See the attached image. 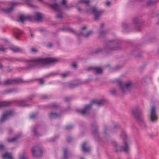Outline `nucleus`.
I'll return each mask as SVG.
<instances>
[{
    "label": "nucleus",
    "instance_id": "nucleus-43",
    "mask_svg": "<svg viewBox=\"0 0 159 159\" xmlns=\"http://www.w3.org/2000/svg\"><path fill=\"white\" fill-rule=\"evenodd\" d=\"M34 133H35V134L36 135H38V134L36 133V130L35 129H34Z\"/></svg>",
    "mask_w": 159,
    "mask_h": 159
},
{
    "label": "nucleus",
    "instance_id": "nucleus-48",
    "mask_svg": "<svg viewBox=\"0 0 159 159\" xmlns=\"http://www.w3.org/2000/svg\"><path fill=\"white\" fill-rule=\"evenodd\" d=\"M31 34V36L32 37H33V34L32 33Z\"/></svg>",
    "mask_w": 159,
    "mask_h": 159
},
{
    "label": "nucleus",
    "instance_id": "nucleus-15",
    "mask_svg": "<svg viewBox=\"0 0 159 159\" xmlns=\"http://www.w3.org/2000/svg\"><path fill=\"white\" fill-rule=\"evenodd\" d=\"M17 80L15 79H10L6 80L5 82V84H15L16 83Z\"/></svg>",
    "mask_w": 159,
    "mask_h": 159
},
{
    "label": "nucleus",
    "instance_id": "nucleus-28",
    "mask_svg": "<svg viewBox=\"0 0 159 159\" xmlns=\"http://www.w3.org/2000/svg\"><path fill=\"white\" fill-rule=\"evenodd\" d=\"M57 17L59 19H61L62 18L63 16L61 14H58L57 15Z\"/></svg>",
    "mask_w": 159,
    "mask_h": 159
},
{
    "label": "nucleus",
    "instance_id": "nucleus-11",
    "mask_svg": "<svg viewBox=\"0 0 159 159\" xmlns=\"http://www.w3.org/2000/svg\"><path fill=\"white\" fill-rule=\"evenodd\" d=\"M12 112L11 111H8L6 112L3 115L2 117L0 120V122H4L7 120L8 118L12 115Z\"/></svg>",
    "mask_w": 159,
    "mask_h": 159
},
{
    "label": "nucleus",
    "instance_id": "nucleus-1",
    "mask_svg": "<svg viewBox=\"0 0 159 159\" xmlns=\"http://www.w3.org/2000/svg\"><path fill=\"white\" fill-rule=\"evenodd\" d=\"M58 59L53 58L36 59L29 61V66L27 67V69H31L38 64L46 65L55 63L58 61Z\"/></svg>",
    "mask_w": 159,
    "mask_h": 159
},
{
    "label": "nucleus",
    "instance_id": "nucleus-22",
    "mask_svg": "<svg viewBox=\"0 0 159 159\" xmlns=\"http://www.w3.org/2000/svg\"><path fill=\"white\" fill-rule=\"evenodd\" d=\"M58 115L54 112H52L51 113V118H55L58 117Z\"/></svg>",
    "mask_w": 159,
    "mask_h": 159
},
{
    "label": "nucleus",
    "instance_id": "nucleus-34",
    "mask_svg": "<svg viewBox=\"0 0 159 159\" xmlns=\"http://www.w3.org/2000/svg\"><path fill=\"white\" fill-rule=\"evenodd\" d=\"M72 127V125H68V126H67L66 127V129H69L70 128H71Z\"/></svg>",
    "mask_w": 159,
    "mask_h": 159
},
{
    "label": "nucleus",
    "instance_id": "nucleus-42",
    "mask_svg": "<svg viewBox=\"0 0 159 159\" xmlns=\"http://www.w3.org/2000/svg\"><path fill=\"white\" fill-rule=\"evenodd\" d=\"M20 106H22V107H25V106H27V105H23V104H20Z\"/></svg>",
    "mask_w": 159,
    "mask_h": 159
},
{
    "label": "nucleus",
    "instance_id": "nucleus-27",
    "mask_svg": "<svg viewBox=\"0 0 159 159\" xmlns=\"http://www.w3.org/2000/svg\"><path fill=\"white\" fill-rule=\"evenodd\" d=\"M22 33L21 31H19V32H17L15 36L16 39H17V37L20 35Z\"/></svg>",
    "mask_w": 159,
    "mask_h": 159
},
{
    "label": "nucleus",
    "instance_id": "nucleus-21",
    "mask_svg": "<svg viewBox=\"0 0 159 159\" xmlns=\"http://www.w3.org/2000/svg\"><path fill=\"white\" fill-rule=\"evenodd\" d=\"M13 6H12L9 8L5 9H4V10L6 13H8L12 11L13 9Z\"/></svg>",
    "mask_w": 159,
    "mask_h": 159
},
{
    "label": "nucleus",
    "instance_id": "nucleus-17",
    "mask_svg": "<svg viewBox=\"0 0 159 159\" xmlns=\"http://www.w3.org/2000/svg\"><path fill=\"white\" fill-rule=\"evenodd\" d=\"M42 19V14L39 13H36V20L38 21H40Z\"/></svg>",
    "mask_w": 159,
    "mask_h": 159
},
{
    "label": "nucleus",
    "instance_id": "nucleus-44",
    "mask_svg": "<svg viewBox=\"0 0 159 159\" xmlns=\"http://www.w3.org/2000/svg\"><path fill=\"white\" fill-rule=\"evenodd\" d=\"M48 46L50 48L52 46V44L51 43L49 44L48 45Z\"/></svg>",
    "mask_w": 159,
    "mask_h": 159
},
{
    "label": "nucleus",
    "instance_id": "nucleus-2",
    "mask_svg": "<svg viewBox=\"0 0 159 159\" xmlns=\"http://www.w3.org/2000/svg\"><path fill=\"white\" fill-rule=\"evenodd\" d=\"M79 4L85 5L86 7V11L89 13H92L95 16V19L97 20L101 15L102 11L98 10L95 7L89 5V1L88 0H80L78 2Z\"/></svg>",
    "mask_w": 159,
    "mask_h": 159
},
{
    "label": "nucleus",
    "instance_id": "nucleus-7",
    "mask_svg": "<svg viewBox=\"0 0 159 159\" xmlns=\"http://www.w3.org/2000/svg\"><path fill=\"white\" fill-rule=\"evenodd\" d=\"M132 113L138 120L141 122V124H144L143 114L140 111L135 109L133 111Z\"/></svg>",
    "mask_w": 159,
    "mask_h": 159
},
{
    "label": "nucleus",
    "instance_id": "nucleus-8",
    "mask_svg": "<svg viewBox=\"0 0 159 159\" xmlns=\"http://www.w3.org/2000/svg\"><path fill=\"white\" fill-rule=\"evenodd\" d=\"M151 121L152 122L156 121L157 117L156 113V108L154 106H152L150 111L149 116Z\"/></svg>",
    "mask_w": 159,
    "mask_h": 159
},
{
    "label": "nucleus",
    "instance_id": "nucleus-24",
    "mask_svg": "<svg viewBox=\"0 0 159 159\" xmlns=\"http://www.w3.org/2000/svg\"><path fill=\"white\" fill-rule=\"evenodd\" d=\"M20 159H28L27 157L25 155H23L20 156Z\"/></svg>",
    "mask_w": 159,
    "mask_h": 159
},
{
    "label": "nucleus",
    "instance_id": "nucleus-12",
    "mask_svg": "<svg viewBox=\"0 0 159 159\" xmlns=\"http://www.w3.org/2000/svg\"><path fill=\"white\" fill-rule=\"evenodd\" d=\"M86 28L87 27L86 26H84L81 29L80 34L82 35L83 36L85 37H88L92 34V32L91 31H89L87 32L86 33H85L86 31L85 30L86 29Z\"/></svg>",
    "mask_w": 159,
    "mask_h": 159
},
{
    "label": "nucleus",
    "instance_id": "nucleus-14",
    "mask_svg": "<svg viewBox=\"0 0 159 159\" xmlns=\"http://www.w3.org/2000/svg\"><path fill=\"white\" fill-rule=\"evenodd\" d=\"M92 69L96 73L98 74H101L102 72V70L101 68L100 67H93L91 68H89V69Z\"/></svg>",
    "mask_w": 159,
    "mask_h": 159
},
{
    "label": "nucleus",
    "instance_id": "nucleus-5",
    "mask_svg": "<svg viewBox=\"0 0 159 159\" xmlns=\"http://www.w3.org/2000/svg\"><path fill=\"white\" fill-rule=\"evenodd\" d=\"M126 138L124 142V145L122 146L118 145V144L115 143L114 144V147L115 148L116 151H123L125 152H127L129 150V147L128 144V139L126 136Z\"/></svg>",
    "mask_w": 159,
    "mask_h": 159
},
{
    "label": "nucleus",
    "instance_id": "nucleus-53",
    "mask_svg": "<svg viewBox=\"0 0 159 159\" xmlns=\"http://www.w3.org/2000/svg\"><path fill=\"white\" fill-rule=\"evenodd\" d=\"M81 159H83V158H81Z\"/></svg>",
    "mask_w": 159,
    "mask_h": 159
},
{
    "label": "nucleus",
    "instance_id": "nucleus-10",
    "mask_svg": "<svg viewBox=\"0 0 159 159\" xmlns=\"http://www.w3.org/2000/svg\"><path fill=\"white\" fill-rule=\"evenodd\" d=\"M33 19L34 18L32 16L21 15L20 16L19 20H18V21L19 20L22 23H23L24 21L26 20L32 21Z\"/></svg>",
    "mask_w": 159,
    "mask_h": 159
},
{
    "label": "nucleus",
    "instance_id": "nucleus-25",
    "mask_svg": "<svg viewBox=\"0 0 159 159\" xmlns=\"http://www.w3.org/2000/svg\"><path fill=\"white\" fill-rule=\"evenodd\" d=\"M6 50V48H4L2 46H0V51L3 52H5Z\"/></svg>",
    "mask_w": 159,
    "mask_h": 159
},
{
    "label": "nucleus",
    "instance_id": "nucleus-16",
    "mask_svg": "<svg viewBox=\"0 0 159 159\" xmlns=\"http://www.w3.org/2000/svg\"><path fill=\"white\" fill-rule=\"evenodd\" d=\"M82 148V150L85 152H89L90 149L89 147L86 146V144L85 143H83Z\"/></svg>",
    "mask_w": 159,
    "mask_h": 159
},
{
    "label": "nucleus",
    "instance_id": "nucleus-33",
    "mask_svg": "<svg viewBox=\"0 0 159 159\" xmlns=\"http://www.w3.org/2000/svg\"><path fill=\"white\" fill-rule=\"evenodd\" d=\"M39 81L40 82L41 84H43L44 82L43 80L42 79H39Z\"/></svg>",
    "mask_w": 159,
    "mask_h": 159
},
{
    "label": "nucleus",
    "instance_id": "nucleus-31",
    "mask_svg": "<svg viewBox=\"0 0 159 159\" xmlns=\"http://www.w3.org/2000/svg\"><path fill=\"white\" fill-rule=\"evenodd\" d=\"M68 30L69 32H74V30L71 28H70V29H68Z\"/></svg>",
    "mask_w": 159,
    "mask_h": 159
},
{
    "label": "nucleus",
    "instance_id": "nucleus-26",
    "mask_svg": "<svg viewBox=\"0 0 159 159\" xmlns=\"http://www.w3.org/2000/svg\"><path fill=\"white\" fill-rule=\"evenodd\" d=\"M69 75V73L68 72H67L65 73H63L61 74V75L63 77H65L67 76L68 75Z\"/></svg>",
    "mask_w": 159,
    "mask_h": 159
},
{
    "label": "nucleus",
    "instance_id": "nucleus-35",
    "mask_svg": "<svg viewBox=\"0 0 159 159\" xmlns=\"http://www.w3.org/2000/svg\"><path fill=\"white\" fill-rule=\"evenodd\" d=\"M31 50L33 52H37V50L35 48H32L31 49Z\"/></svg>",
    "mask_w": 159,
    "mask_h": 159
},
{
    "label": "nucleus",
    "instance_id": "nucleus-18",
    "mask_svg": "<svg viewBox=\"0 0 159 159\" xmlns=\"http://www.w3.org/2000/svg\"><path fill=\"white\" fill-rule=\"evenodd\" d=\"M10 49L13 51L15 52H20L22 51V50L20 48L14 46L10 48Z\"/></svg>",
    "mask_w": 159,
    "mask_h": 159
},
{
    "label": "nucleus",
    "instance_id": "nucleus-6",
    "mask_svg": "<svg viewBox=\"0 0 159 159\" xmlns=\"http://www.w3.org/2000/svg\"><path fill=\"white\" fill-rule=\"evenodd\" d=\"M133 84L130 81H129L125 84H123L121 82L119 83V88L121 92L123 93L126 92L129 89L132 88Z\"/></svg>",
    "mask_w": 159,
    "mask_h": 159
},
{
    "label": "nucleus",
    "instance_id": "nucleus-36",
    "mask_svg": "<svg viewBox=\"0 0 159 159\" xmlns=\"http://www.w3.org/2000/svg\"><path fill=\"white\" fill-rule=\"evenodd\" d=\"M111 92L113 94H114L116 93V90L115 89H113L111 91Z\"/></svg>",
    "mask_w": 159,
    "mask_h": 159
},
{
    "label": "nucleus",
    "instance_id": "nucleus-41",
    "mask_svg": "<svg viewBox=\"0 0 159 159\" xmlns=\"http://www.w3.org/2000/svg\"><path fill=\"white\" fill-rule=\"evenodd\" d=\"M11 4L13 5H16L17 4V3H16V2H11Z\"/></svg>",
    "mask_w": 159,
    "mask_h": 159
},
{
    "label": "nucleus",
    "instance_id": "nucleus-30",
    "mask_svg": "<svg viewBox=\"0 0 159 159\" xmlns=\"http://www.w3.org/2000/svg\"><path fill=\"white\" fill-rule=\"evenodd\" d=\"M4 148V147L3 145L0 144V149L3 150Z\"/></svg>",
    "mask_w": 159,
    "mask_h": 159
},
{
    "label": "nucleus",
    "instance_id": "nucleus-40",
    "mask_svg": "<svg viewBox=\"0 0 159 159\" xmlns=\"http://www.w3.org/2000/svg\"><path fill=\"white\" fill-rule=\"evenodd\" d=\"M104 24L103 23H102L101 24V25L100 26V28L101 29L102 28V27H103V26H104Z\"/></svg>",
    "mask_w": 159,
    "mask_h": 159
},
{
    "label": "nucleus",
    "instance_id": "nucleus-49",
    "mask_svg": "<svg viewBox=\"0 0 159 159\" xmlns=\"http://www.w3.org/2000/svg\"><path fill=\"white\" fill-rule=\"evenodd\" d=\"M94 127L93 126V128H94Z\"/></svg>",
    "mask_w": 159,
    "mask_h": 159
},
{
    "label": "nucleus",
    "instance_id": "nucleus-23",
    "mask_svg": "<svg viewBox=\"0 0 159 159\" xmlns=\"http://www.w3.org/2000/svg\"><path fill=\"white\" fill-rule=\"evenodd\" d=\"M67 152V151L66 149H65L64 150V159H66L67 158V156L66 154Z\"/></svg>",
    "mask_w": 159,
    "mask_h": 159
},
{
    "label": "nucleus",
    "instance_id": "nucleus-50",
    "mask_svg": "<svg viewBox=\"0 0 159 159\" xmlns=\"http://www.w3.org/2000/svg\"><path fill=\"white\" fill-rule=\"evenodd\" d=\"M39 1H42V0H38Z\"/></svg>",
    "mask_w": 159,
    "mask_h": 159
},
{
    "label": "nucleus",
    "instance_id": "nucleus-3",
    "mask_svg": "<svg viewBox=\"0 0 159 159\" xmlns=\"http://www.w3.org/2000/svg\"><path fill=\"white\" fill-rule=\"evenodd\" d=\"M63 6H61L57 3H54L50 5L51 7L55 11L58 12H61L62 8L68 10L69 8V7L66 4V0H62L61 3Z\"/></svg>",
    "mask_w": 159,
    "mask_h": 159
},
{
    "label": "nucleus",
    "instance_id": "nucleus-9",
    "mask_svg": "<svg viewBox=\"0 0 159 159\" xmlns=\"http://www.w3.org/2000/svg\"><path fill=\"white\" fill-rule=\"evenodd\" d=\"M32 151L34 156L36 157H39L42 154L41 148L39 146H36L33 148Z\"/></svg>",
    "mask_w": 159,
    "mask_h": 159
},
{
    "label": "nucleus",
    "instance_id": "nucleus-51",
    "mask_svg": "<svg viewBox=\"0 0 159 159\" xmlns=\"http://www.w3.org/2000/svg\"><path fill=\"white\" fill-rule=\"evenodd\" d=\"M11 129H10V130H9V131H10V132H11Z\"/></svg>",
    "mask_w": 159,
    "mask_h": 159
},
{
    "label": "nucleus",
    "instance_id": "nucleus-37",
    "mask_svg": "<svg viewBox=\"0 0 159 159\" xmlns=\"http://www.w3.org/2000/svg\"><path fill=\"white\" fill-rule=\"evenodd\" d=\"M105 32L104 31H102L100 32V34L101 35H102L103 34H105Z\"/></svg>",
    "mask_w": 159,
    "mask_h": 159
},
{
    "label": "nucleus",
    "instance_id": "nucleus-29",
    "mask_svg": "<svg viewBox=\"0 0 159 159\" xmlns=\"http://www.w3.org/2000/svg\"><path fill=\"white\" fill-rule=\"evenodd\" d=\"M72 66L73 68H75L77 67V65L76 63H74L72 65Z\"/></svg>",
    "mask_w": 159,
    "mask_h": 159
},
{
    "label": "nucleus",
    "instance_id": "nucleus-47",
    "mask_svg": "<svg viewBox=\"0 0 159 159\" xmlns=\"http://www.w3.org/2000/svg\"><path fill=\"white\" fill-rule=\"evenodd\" d=\"M2 67V66L1 64H0V69Z\"/></svg>",
    "mask_w": 159,
    "mask_h": 159
},
{
    "label": "nucleus",
    "instance_id": "nucleus-52",
    "mask_svg": "<svg viewBox=\"0 0 159 159\" xmlns=\"http://www.w3.org/2000/svg\"><path fill=\"white\" fill-rule=\"evenodd\" d=\"M95 127L96 128H97V126L96 125L95 126Z\"/></svg>",
    "mask_w": 159,
    "mask_h": 159
},
{
    "label": "nucleus",
    "instance_id": "nucleus-32",
    "mask_svg": "<svg viewBox=\"0 0 159 159\" xmlns=\"http://www.w3.org/2000/svg\"><path fill=\"white\" fill-rule=\"evenodd\" d=\"M36 116V115L34 114L33 115L30 116V119H33Z\"/></svg>",
    "mask_w": 159,
    "mask_h": 159
},
{
    "label": "nucleus",
    "instance_id": "nucleus-46",
    "mask_svg": "<svg viewBox=\"0 0 159 159\" xmlns=\"http://www.w3.org/2000/svg\"><path fill=\"white\" fill-rule=\"evenodd\" d=\"M110 50H116V48H110Z\"/></svg>",
    "mask_w": 159,
    "mask_h": 159
},
{
    "label": "nucleus",
    "instance_id": "nucleus-13",
    "mask_svg": "<svg viewBox=\"0 0 159 159\" xmlns=\"http://www.w3.org/2000/svg\"><path fill=\"white\" fill-rule=\"evenodd\" d=\"M3 159H13L12 155L9 153H6L2 156Z\"/></svg>",
    "mask_w": 159,
    "mask_h": 159
},
{
    "label": "nucleus",
    "instance_id": "nucleus-45",
    "mask_svg": "<svg viewBox=\"0 0 159 159\" xmlns=\"http://www.w3.org/2000/svg\"><path fill=\"white\" fill-rule=\"evenodd\" d=\"M24 102V101L23 100H21L20 101V102H21V103H23V102Z\"/></svg>",
    "mask_w": 159,
    "mask_h": 159
},
{
    "label": "nucleus",
    "instance_id": "nucleus-38",
    "mask_svg": "<svg viewBox=\"0 0 159 159\" xmlns=\"http://www.w3.org/2000/svg\"><path fill=\"white\" fill-rule=\"evenodd\" d=\"M77 9L79 12H81V10L80 7H77Z\"/></svg>",
    "mask_w": 159,
    "mask_h": 159
},
{
    "label": "nucleus",
    "instance_id": "nucleus-39",
    "mask_svg": "<svg viewBox=\"0 0 159 159\" xmlns=\"http://www.w3.org/2000/svg\"><path fill=\"white\" fill-rule=\"evenodd\" d=\"M110 4V2L109 1H107L106 2V5L107 6H109Z\"/></svg>",
    "mask_w": 159,
    "mask_h": 159
},
{
    "label": "nucleus",
    "instance_id": "nucleus-20",
    "mask_svg": "<svg viewBox=\"0 0 159 159\" xmlns=\"http://www.w3.org/2000/svg\"><path fill=\"white\" fill-rule=\"evenodd\" d=\"M17 138H18L17 137H16L13 138L11 139H10L9 138H7V140L9 143H12V142H14L15 141H16V140L17 139Z\"/></svg>",
    "mask_w": 159,
    "mask_h": 159
},
{
    "label": "nucleus",
    "instance_id": "nucleus-19",
    "mask_svg": "<svg viewBox=\"0 0 159 159\" xmlns=\"http://www.w3.org/2000/svg\"><path fill=\"white\" fill-rule=\"evenodd\" d=\"M10 102H0V107L7 106L9 105Z\"/></svg>",
    "mask_w": 159,
    "mask_h": 159
},
{
    "label": "nucleus",
    "instance_id": "nucleus-4",
    "mask_svg": "<svg viewBox=\"0 0 159 159\" xmlns=\"http://www.w3.org/2000/svg\"><path fill=\"white\" fill-rule=\"evenodd\" d=\"M93 104H95L98 106H100L102 104V102L101 101H93L91 104L86 105L84 109L77 110V111L83 115H86L88 113L91 108L92 105Z\"/></svg>",
    "mask_w": 159,
    "mask_h": 159
}]
</instances>
